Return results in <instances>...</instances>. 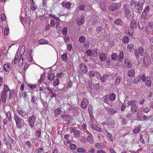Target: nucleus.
Masks as SVG:
<instances>
[{
	"instance_id": "3c124183",
	"label": "nucleus",
	"mask_w": 153,
	"mask_h": 153,
	"mask_svg": "<svg viewBox=\"0 0 153 153\" xmlns=\"http://www.w3.org/2000/svg\"><path fill=\"white\" fill-rule=\"evenodd\" d=\"M70 147L71 149L73 150H74L76 148V146L74 144H70Z\"/></svg>"
},
{
	"instance_id": "864d4df0",
	"label": "nucleus",
	"mask_w": 153,
	"mask_h": 153,
	"mask_svg": "<svg viewBox=\"0 0 153 153\" xmlns=\"http://www.w3.org/2000/svg\"><path fill=\"white\" fill-rule=\"evenodd\" d=\"M45 73L42 74L41 76V77L39 80L38 82H40L43 80L45 77Z\"/></svg>"
},
{
	"instance_id": "49530a36",
	"label": "nucleus",
	"mask_w": 153,
	"mask_h": 153,
	"mask_svg": "<svg viewBox=\"0 0 153 153\" xmlns=\"http://www.w3.org/2000/svg\"><path fill=\"white\" fill-rule=\"evenodd\" d=\"M87 140L89 142L91 143H93V140L92 138L90 136H88L87 137Z\"/></svg>"
},
{
	"instance_id": "9d476101",
	"label": "nucleus",
	"mask_w": 153,
	"mask_h": 153,
	"mask_svg": "<svg viewBox=\"0 0 153 153\" xmlns=\"http://www.w3.org/2000/svg\"><path fill=\"white\" fill-rule=\"evenodd\" d=\"M88 104V100L86 98H84L81 102V105L82 108H85Z\"/></svg>"
},
{
	"instance_id": "4c0bfd02",
	"label": "nucleus",
	"mask_w": 153,
	"mask_h": 153,
	"mask_svg": "<svg viewBox=\"0 0 153 153\" xmlns=\"http://www.w3.org/2000/svg\"><path fill=\"white\" fill-rule=\"evenodd\" d=\"M147 24L149 28H150L152 30H153V22H149Z\"/></svg>"
},
{
	"instance_id": "1a4fd4ad",
	"label": "nucleus",
	"mask_w": 153,
	"mask_h": 153,
	"mask_svg": "<svg viewBox=\"0 0 153 153\" xmlns=\"http://www.w3.org/2000/svg\"><path fill=\"white\" fill-rule=\"evenodd\" d=\"M60 116L62 118L66 120V122H68L69 123H71L70 122V120H71L72 118L71 117V115L67 114H62Z\"/></svg>"
},
{
	"instance_id": "a19ab883",
	"label": "nucleus",
	"mask_w": 153,
	"mask_h": 153,
	"mask_svg": "<svg viewBox=\"0 0 153 153\" xmlns=\"http://www.w3.org/2000/svg\"><path fill=\"white\" fill-rule=\"evenodd\" d=\"M37 100V97L35 96H32L31 99V102L32 103H35Z\"/></svg>"
},
{
	"instance_id": "338daca9",
	"label": "nucleus",
	"mask_w": 153,
	"mask_h": 153,
	"mask_svg": "<svg viewBox=\"0 0 153 153\" xmlns=\"http://www.w3.org/2000/svg\"><path fill=\"white\" fill-rule=\"evenodd\" d=\"M150 110V107L148 108H145L143 109V112L145 113H148L149 112Z\"/></svg>"
},
{
	"instance_id": "ea45409f",
	"label": "nucleus",
	"mask_w": 153,
	"mask_h": 153,
	"mask_svg": "<svg viewBox=\"0 0 153 153\" xmlns=\"http://www.w3.org/2000/svg\"><path fill=\"white\" fill-rule=\"evenodd\" d=\"M79 40L80 43H83L85 42V39L83 36H82L79 37Z\"/></svg>"
},
{
	"instance_id": "0e129e2a",
	"label": "nucleus",
	"mask_w": 153,
	"mask_h": 153,
	"mask_svg": "<svg viewBox=\"0 0 153 153\" xmlns=\"http://www.w3.org/2000/svg\"><path fill=\"white\" fill-rule=\"evenodd\" d=\"M55 21L53 20H52L51 21L50 26L51 27H53L55 25Z\"/></svg>"
},
{
	"instance_id": "9b49d317",
	"label": "nucleus",
	"mask_w": 153,
	"mask_h": 153,
	"mask_svg": "<svg viewBox=\"0 0 153 153\" xmlns=\"http://www.w3.org/2000/svg\"><path fill=\"white\" fill-rule=\"evenodd\" d=\"M127 74L130 77H134L135 76V70L134 69H131L128 71Z\"/></svg>"
},
{
	"instance_id": "4d7b16f0",
	"label": "nucleus",
	"mask_w": 153,
	"mask_h": 153,
	"mask_svg": "<svg viewBox=\"0 0 153 153\" xmlns=\"http://www.w3.org/2000/svg\"><path fill=\"white\" fill-rule=\"evenodd\" d=\"M81 19H80L78 21V24L79 25H81L83 23V17H82L81 18Z\"/></svg>"
},
{
	"instance_id": "6e6552de",
	"label": "nucleus",
	"mask_w": 153,
	"mask_h": 153,
	"mask_svg": "<svg viewBox=\"0 0 153 153\" xmlns=\"http://www.w3.org/2000/svg\"><path fill=\"white\" fill-rule=\"evenodd\" d=\"M138 109V105L136 104V102L134 101L131 108V111L132 113H135L137 111Z\"/></svg>"
},
{
	"instance_id": "774afa93",
	"label": "nucleus",
	"mask_w": 153,
	"mask_h": 153,
	"mask_svg": "<svg viewBox=\"0 0 153 153\" xmlns=\"http://www.w3.org/2000/svg\"><path fill=\"white\" fill-rule=\"evenodd\" d=\"M85 8V7L84 5H80L79 7V9L80 10H84Z\"/></svg>"
},
{
	"instance_id": "37998d69",
	"label": "nucleus",
	"mask_w": 153,
	"mask_h": 153,
	"mask_svg": "<svg viewBox=\"0 0 153 153\" xmlns=\"http://www.w3.org/2000/svg\"><path fill=\"white\" fill-rule=\"evenodd\" d=\"M114 23L116 25H121L122 23L120 19H118L115 20Z\"/></svg>"
},
{
	"instance_id": "f704fd0d",
	"label": "nucleus",
	"mask_w": 153,
	"mask_h": 153,
	"mask_svg": "<svg viewBox=\"0 0 153 153\" xmlns=\"http://www.w3.org/2000/svg\"><path fill=\"white\" fill-rule=\"evenodd\" d=\"M116 98V95L114 93H112L110 95L109 99L111 101H114Z\"/></svg>"
},
{
	"instance_id": "6ab92c4d",
	"label": "nucleus",
	"mask_w": 153,
	"mask_h": 153,
	"mask_svg": "<svg viewBox=\"0 0 153 153\" xmlns=\"http://www.w3.org/2000/svg\"><path fill=\"white\" fill-rule=\"evenodd\" d=\"M62 113V110L60 108H57L54 111L55 113V117H57L58 115L61 114Z\"/></svg>"
},
{
	"instance_id": "58836bf2",
	"label": "nucleus",
	"mask_w": 153,
	"mask_h": 153,
	"mask_svg": "<svg viewBox=\"0 0 153 153\" xmlns=\"http://www.w3.org/2000/svg\"><path fill=\"white\" fill-rule=\"evenodd\" d=\"M22 97H24L23 99L25 100H27L28 99L27 98L28 95L25 92H23L22 93Z\"/></svg>"
},
{
	"instance_id": "de8ad7c7",
	"label": "nucleus",
	"mask_w": 153,
	"mask_h": 153,
	"mask_svg": "<svg viewBox=\"0 0 153 153\" xmlns=\"http://www.w3.org/2000/svg\"><path fill=\"white\" fill-rule=\"evenodd\" d=\"M6 115L7 117L8 118V120L9 121H11L12 120V118L10 113L9 112L6 113Z\"/></svg>"
},
{
	"instance_id": "423d86ee",
	"label": "nucleus",
	"mask_w": 153,
	"mask_h": 153,
	"mask_svg": "<svg viewBox=\"0 0 153 153\" xmlns=\"http://www.w3.org/2000/svg\"><path fill=\"white\" fill-rule=\"evenodd\" d=\"M79 67L83 73H86L88 72V68L85 63H81L79 65Z\"/></svg>"
},
{
	"instance_id": "2eb2a0df",
	"label": "nucleus",
	"mask_w": 153,
	"mask_h": 153,
	"mask_svg": "<svg viewBox=\"0 0 153 153\" xmlns=\"http://www.w3.org/2000/svg\"><path fill=\"white\" fill-rule=\"evenodd\" d=\"M107 55L105 53H101L99 56V59L101 61H104L106 59Z\"/></svg>"
},
{
	"instance_id": "13d9d810",
	"label": "nucleus",
	"mask_w": 153,
	"mask_h": 153,
	"mask_svg": "<svg viewBox=\"0 0 153 153\" xmlns=\"http://www.w3.org/2000/svg\"><path fill=\"white\" fill-rule=\"evenodd\" d=\"M95 75V74L94 72L93 71H91L89 72V76L91 77H93Z\"/></svg>"
},
{
	"instance_id": "e2e57ef3",
	"label": "nucleus",
	"mask_w": 153,
	"mask_h": 153,
	"mask_svg": "<svg viewBox=\"0 0 153 153\" xmlns=\"http://www.w3.org/2000/svg\"><path fill=\"white\" fill-rule=\"evenodd\" d=\"M64 75V73L63 72H61L60 73H58L56 75V77L58 78L61 77L62 76Z\"/></svg>"
},
{
	"instance_id": "bb28decb",
	"label": "nucleus",
	"mask_w": 153,
	"mask_h": 153,
	"mask_svg": "<svg viewBox=\"0 0 153 153\" xmlns=\"http://www.w3.org/2000/svg\"><path fill=\"white\" fill-rule=\"evenodd\" d=\"M112 60L116 61L118 58V55L115 53H112L111 55Z\"/></svg>"
},
{
	"instance_id": "79ce46f5",
	"label": "nucleus",
	"mask_w": 153,
	"mask_h": 153,
	"mask_svg": "<svg viewBox=\"0 0 153 153\" xmlns=\"http://www.w3.org/2000/svg\"><path fill=\"white\" fill-rule=\"evenodd\" d=\"M128 50L130 52L132 51L133 50V46L131 44H129L127 46Z\"/></svg>"
},
{
	"instance_id": "cd10ccee",
	"label": "nucleus",
	"mask_w": 153,
	"mask_h": 153,
	"mask_svg": "<svg viewBox=\"0 0 153 153\" xmlns=\"http://www.w3.org/2000/svg\"><path fill=\"white\" fill-rule=\"evenodd\" d=\"M134 31V30L133 29L130 28V29H129L126 32V33L127 35L132 36Z\"/></svg>"
},
{
	"instance_id": "f03ea898",
	"label": "nucleus",
	"mask_w": 153,
	"mask_h": 153,
	"mask_svg": "<svg viewBox=\"0 0 153 153\" xmlns=\"http://www.w3.org/2000/svg\"><path fill=\"white\" fill-rule=\"evenodd\" d=\"M9 90L8 86L6 84L4 85L3 91L1 92L0 94V97L2 102L4 103L6 100L7 97V93Z\"/></svg>"
},
{
	"instance_id": "ddd939ff",
	"label": "nucleus",
	"mask_w": 153,
	"mask_h": 153,
	"mask_svg": "<svg viewBox=\"0 0 153 153\" xmlns=\"http://www.w3.org/2000/svg\"><path fill=\"white\" fill-rule=\"evenodd\" d=\"M125 64L127 67L129 68H131L132 65L131 62L129 61L128 59H125Z\"/></svg>"
},
{
	"instance_id": "680f3d73",
	"label": "nucleus",
	"mask_w": 153,
	"mask_h": 153,
	"mask_svg": "<svg viewBox=\"0 0 153 153\" xmlns=\"http://www.w3.org/2000/svg\"><path fill=\"white\" fill-rule=\"evenodd\" d=\"M136 3H137V2L135 1V0H131L129 5L131 6H132L134 4L135 5Z\"/></svg>"
},
{
	"instance_id": "72a5a7b5",
	"label": "nucleus",
	"mask_w": 153,
	"mask_h": 153,
	"mask_svg": "<svg viewBox=\"0 0 153 153\" xmlns=\"http://www.w3.org/2000/svg\"><path fill=\"white\" fill-rule=\"evenodd\" d=\"M62 59L64 61H66L68 59V54L66 53H64L62 56Z\"/></svg>"
},
{
	"instance_id": "69168bd1",
	"label": "nucleus",
	"mask_w": 153,
	"mask_h": 153,
	"mask_svg": "<svg viewBox=\"0 0 153 153\" xmlns=\"http://www.w3.org/2000/svg\"><path fill=\"white\" fill-rule=\"evenodd\" d=\"M64 39L66 43H67L69 40L68 37V36L65 35V36L64 37Z\"/></svg>"
},
{
	"instance_id": "2f4dec72",
	"label": "nucleus",
	"mask_w": 153,
	"mask_h": 153,
	"mask_svg": "<svg viewBox=\"0 0 153 153\" xmlns=\"http://www.w3.org/2000/svg\"><path fill=\"white\" fill-rule=\"evenodd\" d=\"M93 51V56L94 57L97 56L98 53L99 52V50L98 49H94Z\"/></svg>"
},
{
	"instance_id": "a878e982",
	"label": "nucleus",
	"mask_w": 153,
	"mask_h": 153,
	"mask_svg": "<svg viewBox=\"0 0 153 153\" xmlns=\"http://www.w3.org/2000/svg\"><path fill=\"white\" fill-rule=\"evenodd\" d=\"M4 142L10 143H13V140L9 136L7 139L6 138H4Z\"/></svg>"
},
{
	"instance_id": "4468645a",
	"label": "nucleus",
	"mask_w": 153,
	"mask_h": 153,
	"mask_svg": "<svg viewBox=\"0 0 153 153\" xmlns=\"http://www.w3.org/2000/svg\"><path fill=\"white\" fill-rule=\"evenodd\" d=\"M95 147L99 149H103L105 148L104 145L102 143H97L95 144Z\"/></svg>"
},
{
	"instance_id": "4be33fe9",
	"label": "nucleus",
	"mask_w": 153,
	"mask_h": 153,
	"mask_svg": "<svg viewBox=\"0 0 153 153\" xmlns=\"http://www.w3.org/2000/svg\"><path fill=\"white\" fill-rule=\"evenodd\" d=\"M145 25V23L143 21H140L138 22V25L139 29L142 30L143 29L144 26Z\"/></svg>"
},
{
	"instance_id": "5701e85b",
	"label": "nucleus",
	"mask_w": 153,
	"mask_h": 153,
	"mask_svg": "<svg viewBox=\"0 0 153 153\" xmlns=\"http://www.w3.org/2000/svg\"><path fill=\"white\" fill-rule=\"evenodd\" d=\"M55 78V76L53 74H49L48 75V79L50 81L53 80Z\"/></svg>"
},
{
	"instance_id": "c03bdc74",
	"label": "nucleus",
	"mask_w": 153,
	"mask_h": 153,
	"mask_svg": "<svg viewBox=\"0 0 153 153\" xmlns=\"http://www.w3.org/2000/svg\"><path fill=\"white\" fill-rule=\"evenodd\" d=\"M71 3L69 2H68L66 3L65 4H62V5L63 6L66 7V8L69 9L70 8V6L71 5Z\"/></svg>"
},
{
	"instance_id": "f3484780",
	"label": "nucleus",
	"mask_w": 153,
	"mask_h": 153,
	"mask_svg": "<svg viewBox=\"0 0 153 153\" xmlns=\"http://www.w3.org/2000/svg\"><path fill=\"white\" fill-rule=\"evenodd\" d=\"M10 91V96L9 98L10 99L13 98L15 95V91L14 90H11L9 91Z\"/></svg>"
},
{
	"instance_id": "20e7f679",
	"label": "nucleus",
	"mask_w": 153,
	"mask_h": 153,
	"mask_svg": "<svg viewBox=\"0 0 153 153\" xmlns=\"http://www.w3.org/2000/svg\"><path fill=\"white\" fill-rule=\"evenodd\" d=\"M134 53L135 56L137 58H138L139 57V55L142 56L144 53L143 49L142 47L140 46L139 47L138 50L137 49H135L134 51Z\"/></svg>"
},
{
	"instance_id": "603ef678",
	"label": "nucleus",
	"mask_w": 153,
	"mask_h": 153,
	"mask_svg": "<svg viewBox=\"0 0 153 153\" xmlns=\"http://www.w3.org/2000/svg\"><path fill=\"white\" fill-rule=\"evenodd\" d=\"M9 28L8 27H5L4 31V34L7 36L9 33Z\"/></svg>"
},
{
	"instance_id": "c85d7f7f",
	"label": "nucleus",
	"mask_w": 153,
	"mask_h": 153,
	"mask_svg": "<svg viewBox=\"0 0 153 153\" xmlns=\"http://www.w3.org/2000/svg\"><path fill=\"white\" fill-rule=\"evenodd\" d=\"M122 79V77L121 76H119L115 80V84L116 85H118L121 80Z\"/></svg>"
},
{
	"instance_id": "393cba45",
	"label": "nucleus",
	"mask_w": 153,
	"mask_h": 153,
	"mask_svg": "<svg viewBox=\"0 0 153 153\" xmlns=\"http://www.w3.org/2000/svg\"><path fill=\"white\" fill-rule=\"evenodd\" d=\"M3 68L4 71L7 72L10 70V65H9L8 64H5L3 65Z\"/></svg>"
},
{
	"instance_id": "8fccbe9b",
	"label": "nucleus",
	"mask_w": 153,
	"mask_h": 153,
	"mask_svg": "<svg viewBox=\"0 0 153 153\" xmlns=\"http://www.w3.org/2000/svg\"><path fill=\"white\" fill-rule=\"evenodd\" d=\"M53 85L54 86H57L59 83V80L58 79H56L55 80L53 81Z\"/></svg>"
},
{
	"instance_id": "6e6d98bb",
	"label": "nucleus",
	"mask_w": 153,
	"mask_h": 153,
	"mask_svg": "<svg viewBox=\"0 0 153 153\" xmlns=\"http://www.w3.org/2000/svg\"><path fill=\"white\" fill-rule=\"evenodd\" d=\"M74 134L75 136H78L80 134L79 131L75 130L74 131Z\"/></svg>"
},
{
	"instance_id": "5fc2aeb1",
	"label": "nucleus",
	"mask_w": 153,
	"mask_h": 153,
	"mask_svg": "<svg viewBox=\"0 0 153 153\" xmlns=\"http://www.w3.org/2000/svg\"><path fill=\"white\" fill-rule=\"evenodd\" d=\"M87 153H95V150L94 148H91L88 150Z\"/></svg>"
},
{
	"instance_id": "0eeeda50",
	"label": "nucleus",
	"mask_w": 153,
	"mask_h": 153,
	"mask_svg": "<svg viewBox=\"0 0 153 153\" xmlns=\"http://www.w3.org/2000/svg\"><path fill=\"white\" fill-rule=\"evenodd\" d=\"M36 118L33 115L30 116L28 119V123L30 126L33 128L34 125V123L36 121Z\"/></svg>"
},
{
	"instance_id": "aec40b11",
	"label": "nucleus",
	"mask_w": 153,
	"mask_h": 153,
	"mask_svg": "<svg viewBox=\"0 0 153 153\" xmlns=\"http://www.w3.org/2000/svg\"><path fill=\"white\" fill-rule=\"evenodd\" d=\"M130 28L132 29L133 30L136 28V23L134 20H133L131 21L130 24Z\"/></svg>"
},
{
	"instance_id": "a18cd8bd",
	"label": "nucleus",
	"mask_w": 153,
	"mask_h": 153,
	"mask_svg": "<svg viewBox=\"0 0 153 153\" xmlns=\"http://www.w3.org/2000/svg\"><path fill=\"white\" fill-rule=\"evenodd\" d=\"M146 33L147 34H152V32L153 30H152L150 28L146 27L145 29Z\"/></svg>"
},
{
	"instance_id": "412c9836",
	"label": "nucleus",
	"mask_w": 153,
	"mask_h": 153,
	"mask_svg": "<svg viewBox=\"0 0 153 153\" xmlns=\"http://www.w3.org/2000/svg\"><path fill=\"white\" fill-rule=\"evenodd\" d=\"M76 151L78 153H87L85 150L82 147L78 148L76 149Z\"/></svg>"
},
{
	"instance_id": "b1692460",
	"label": "nucleus",
	"mask_w": 153,
	"mask_h": 153,
	"mask_svg": "<svg viewBox=\"0 0 153 153\" xmlns=\"http://www.w3.org/2000/svg\"><path fill=\"white\" fill-rule=\"evenodd\" d=\"M124 59V53L122 51H121L119 55L118 59L120 61H123Z\"/></svg>"
},
{
	"instance_id": "7ed1b4c3",
	"label": "nucleus",
	"mask_w": 153,
	"mask_h": 153,
	"mask_svg": "<svg viewBox=\"0 0 153 153\" xmlns=\"http://www.w3.org/2000/svg\"><path fill=\"white\" fill-rule=\"evenodd\" d=\"M14 119L16 122L17 128L21 129L24 126L25 122L23 120L18 117L16 114H15Z\"/></svg>"
},
{
	"instance_id": "a211bd4d",
	"label": "nucleus",
	"mask_w": 153,
	"mask_h": 153,
	"mask_svg": "<svg viewBox=\"0 0 153 153\" xmlns=\"http://www.w3.org/2000/svg\"><path fill=\"white\" fill-rule=\"evenodd\" d=\"M144 82H145L146 85L148 87H149L151 85L152 82L150 77L148 76H147L146 80Z\"/></svg>"
},
{
	"instance_id": "c9c22d12",
	"label": "nucleus",
	"mask_w": 153,
	"mask_h": 153,
	"mask_svg": "<svg viewBox=\"0 0 153 153\" xmlns=\"http://www.w3.org/2000/svg\"><path fill=\"white\" fill-rule=\"evenodd\" d=\"M17 112L22 117L24 116L25 115V112L22 110H17Z\"/></svg>"
},
{
	"instance_id": "dca6fc26",
	"label": "nucleus",
	"mask_w": 153,
	"mask_h": 153,
	"mask_svg": "<svg viewBox=\"0 0 153 153\" xmlns=\"http://www.w3.org/2000/svg\"><path fill=\"white\" fill-rule=\"evenodd\" d=\"M38 43L41 45L47 44L48 43V41L44 39H42L37 41Z\"/></svg>"
},
{
	"instance_id": "7c9ffc66",
	"label": "nucleus",
	"mask_w": 153,
	"mask_h": 153,
	"mask_svg": "<svg viewBox=\"0 0 153 153\" xmlns=\"http://www.w3.org/2000/svg\"><path fill=\"white\" fill-rule=\"evenodd\" d=\"M93 50L91 49H89L85 52V53L88 56H93Z\"/></svg>"
},
{
	"instance_id": "39448f33",
	"label": "nucleus",
	"mask_w": 153,
	"mask_h": 153,
	"mask_svg": "<svg viewBox=\"0 0 153 153\" xmlns=\"http://www.w3.org/2000/svg\"><path fill=\"white\" fill-rule=\"evenodd\" d=\"M121 6V4L119 3L113 4L110 6L109 10L110 11H114L119 9Z\"/></svg>"
},
{
	"instance_id": "f257e3e1",
	"label": "nucleus",
	"mask_w": 153,
	"mask_h": 153,
	"mask_svg": "<svg viewBox=\"0 0 153 153\" xmlns=\"http://www.w3.org/2000/svg\"><path fill=\"white\" fill-rule=\"evenodd\" d=\"M144 0H139L138 2L135 4L133 8V10L137 13H140L142 11Z\"/></svg>"
},
{
	"instance_id": "c756f323",
	"label": "nucleus",
	"mask_w": 153,
	"mask_h": 153,
	"mask_svg": "<svg viewBox=\"0 0 153 153\" xmlns=\"http://www.w3.org/2000/svg\"><path fill=\"white\" fill-rule=\"evenodd\" d=\"M141 80V78L140 76H137L133 80V82L135 84H137Z\"/></svg>"
},
{
	"instance_id": "09e8293b",
	"label": "nucleus",
	"mask_w": 153,
	"mask_h": 153,
	"mask_svg": "<svg viewBox=\"0 0 153 153\" xmlns=\"http://www.w3.org/2000/svg\"><path fill=\"white\" fill-rule=\"evenodd\" d=\"M36 153H43L44 150L42 148V147L41 148L36 149Z\"/></svg>"
},
{
	"instance_id": "f8f14e48",
	"label": "nucleus",
	"mask_w": 153,
	"mask_h": 153,
	"mask_svg": "<svg viewBox=\"0 0 153 153\" xmlns=\"http://www.w3.org/2000/svg\"><path fill=\"white\" fill-rule=\"evenodd\" d=\"M91 127L93 130H95L99 132H102V131L101 129L96 125L92 124L91 125Z\"/></svg>"
},
{
	"instance_id": "e433bc0d",
	"label": "nucleus",
	"mask_w": 153,
	"mask_h": 153,
	"mask_svg": "<svg viewBox=\"0 0 153 153\" xmlns=\"http://www.w3.org/2000/svg\"><path fill=\"white\" fill-rule=\"evenodd\" d=\"M129 41V38L128 36H125L123 38V42L124 43L127 44Z\"/></svg>"
},
{
	"instance_id": "473e14b6",
	"label": "nucleus",
	"mask_w": 153,
	"mask_h": 153,
	"mask_svg": "<svg viewBox=\"0 0 153 153\" xmlns=\"http://www.w3.org/2000/svg\"><path fill=\"white\" fill-rule=\"evenodd\" d=\"M141 127L140 125H139L133 130V132L135 134H137L140 130Z\"/></svg>"
},
{
	"instance_id": "bf43d9fd",
	"label": "nucleus",
	"mask_w": 153,
	"mask_h": 153,
	"mask_svg": "<svg viewBox=\"0 0 153 153\" xmlns=\"http://www.w3.org/2000/svg\"><path fill=\"white\" fill-rule=\"evenodd\" d=\"M62 33L63 35H66L68 33L67 28V27L64 28L62 30Z\"/></svg>"
},
{
	"instance_id": "052dcab7",
	"label": "nucleus",
	"mask_w": 153,
	"mask_h": 153,
	"mask_svg": "<svg viewBox=\"0 0 153 153\" xmlns=\"http://www.w3.org/2000/svg\"><path fill=\"white\" fill-rule=\"evenodd\" d=\"M1 20L3 21H4L6 19V17L4 13H3L1 15Z\"/></svg>"
}]
</instances>
